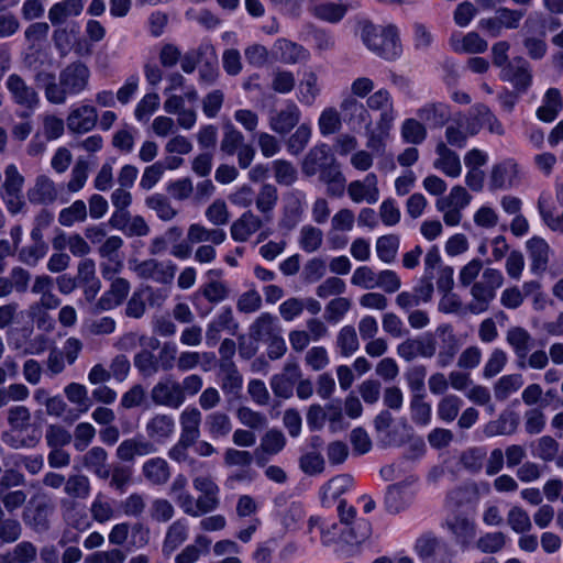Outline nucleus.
<instances>
[{
  "instance_id": "1",
  "label": "nucleus",
  "mask_w": 563,
  "mask_h": 563,
  "mask_svg": "<svg viewBox=\"0 0 563 563\" xmlns=\"http://www.w3.org/2000/svg\"><path fill=\"white\" fill-rule=\"evenodd\" d=\"M90 69L84 63H71L59 74V84L45 86V98L49 103L64 104L68 96H78L89 87Z\"/></svg>"
},
{
  "instance_id": "2",
  "label": "nucleus",
  "mask_w": 563,
  "mask_h": 563,
  "mask_svg": "<svg viewBox=\"0 0 563 563\" xmlns=\"http://www.w3.org/2000/svg\"><path fill=\"white\" fill-rule=\"evenodd\" d=\"M9 430L2 432V442L14 449H33L40 442V435L35 431H30L31 412L25 406H12L7 411Z\"/></svg>"
},
{
  "instance_id": "3",
  "label": "nucleus",
  "mask_w": 563,
  "mask_h": 563,
  "mask_svg": "<svg viewBox=\"0 0 563 563\" xmlns=\"http://www.w3.org/2000/svg\"><path fill=\"white\" fill-rule=\"evenodd\" d=\"M361 38L369 51L387 60L398 58L402 52L399 31L393 24L378 27L372 23H364Z\"/></svg>"
},
{
  "instance_id": "4",
  "label": "nucleus",
  "mask_w": 563,
  "mask_h": 563,
  "mask_svg": "<svg viewBox=\"0 0 563 563\" xmlns=\"http://www.w3.org/2000/svg\"><path fill=\"white\" fill-rule=\"evenodd\" d=\"M198 100L197 89L190 85L187 86L181 95L170 93L166 96L163 103L164 111L168 114L177 117V125L189 131L195 128L197 123V111L194 108H186L185 104H194Z\"/></svg>"
},
{
  "instance_id": "5",
  "label": "nucleus",
  "mask_w": 563,
  "mask_h": 563,
  "mask_svg": "<svg viewBox=\"0 0 563 563\" xmlns=\"http://www.w3.org/2000/svg\"><path fill=\"white\" fill-rule=\"evenodd\" d=\"M129 268L137 277L143 279H153L159 284H169L175 276L176 265L172 261L158 262L150 258L139 261L136 258L129 260Z\"/></svg>"
},
{
  "instance_id": "6",
  "label": "nucleus",
  "mask_w": 563,
  "mask_h": 563,
  "mask_svg": "<svg viewBox=\"0 0 563 563\" xmlns=\"http://www.w3.org/2000/svg\"><path fill=\"white\" fill-rule=\"evenodd\" d=\"M5 88L12 102L20 108L34 112L41 103L36 89L29 85L20 75L11 74L5 80Z\"/></svg>"
},
{
  "instance_id": "7",
  "label": "nucleus",
  "mask_w": 563,
  "mask_h": 563,
  "mask_svg": "<svg viewBox=\"0 0 563 563\" xmlns=\"http://www.w3.org/2000/svg\"><path fill=\"white\" fill-rule=\"evenodd\" d=\"M415 549L422 563H453L454 560L453 549L435 537L419 538Z\"/></svg>"
},
{
  "instance_id": "8",
  "label": "nucleus",
  "mask_w": 563,
  "mask_h": 563,
  "mask_svg": "<svg viewBox=\"0 0 563 563\" xmlns=\"http://www.w3.org/2000/svg\"><path fill=\"white\" fill-rule=\"evenodd\" d=\"M397 355L406 362L416 358H431L437 353V340L430 333L407 338L396 346Z\"/></svg>"
},
{
  "instance_id": "9",
  "label": "nucleus",
  "mask_w": 563,
  "mask_h": 563,
  "mask_svg": "<svg viewBox=\"0 0 563 563\" xmlns=\"http://www.w3.org/2000/svg\"><path fill=\"white\" fill-rule=\"evenodd\" d=\"M151 399L156 406L178 409L184 405L180 382L173 376L161 378L151 389Z\"/></svg>"
},
{
  "instance_id": "10",
  "label": "nucleus",
  "mask_w": 563,
  "mask_h": 563,
  "mask_svg": "<svg viewBox=\"0 0 563 563\" xmlns=\"http://www.w3.org/2000/svg\"><path fill=\"white\" fill-rule=\"evenodd\" d=\"M98 122L97 109L88 103L77 102L70 106L66 126L70 133L85 134L95 129Z\"/></svg>"
},
{
  "instance_id": "11",
  "label": "nucleus",
  "mask_w": 563,
  "mask_h": 563,
  "mask_svg": "<svg viewBox=\"0 0 563 563\" xmlns=\"http://www.w3.org/2000/svg\"><path fill=\"white\" fill-rule=\"evenodd\" d=\"M347 196L354 203L375 205L380 197L378 177L368 173L362 179L352 180L346 187Z\"/></svg>"
},
{
  "instance_id": "12",
  "label": "nucleus",
  "mask_w": 563,
  "mask_h": 563,
  "mask_svg": "<svg viewBox=\"0 0 563 563\" xmlns=\"http://www.w3.org/2000/svg\"><path fill=\"white\" fill-rule=\"evenodd\" d=\"M301 110L292 100H286L279 110L273 112L268 118L269 129L279 134H288L301 120Z\"/></svg>"
},
{
  "instance_id": "13",
  "label": "nucleus",
  "mask_w": 563,
  "mask_h": 563,
  "mask_svg": "<svg viewBox=\"0 0 563 563\" xmlns=\"http://www.w3.org/2000/svg\"><path fill=\"white\" fill-rule=\"evenodd\" d=\"M415 483L416 478L413 476H409L404 482L388 486L385 496V504L389 511L399 512L410 504L415 495Z\"/></svg>"
},
{
  "instance_id": "14",
  "label": "nucleus",
  "mask_w": 563,
  "mask_h": 563,
  "mask_svg": "<svg viewBox=\"0 0 563 563\" xmlns=\"http://www.w3.org/2000/svg\"><path fill=\"white\" fill-rule=\"evenodd\" d=\"M518 183V165L511 159L507 158L492 166L488 179L490 189H508Z\"/></svg>"
},
{
  "instance_id": "15",
  "label": "nucleus",
  "mask_w": 563,
  "mask_h": 563,
  "mask_svg": "<svg viewBox=\"0 0 563 563\" xmlns=\"http://www.w3.org/2000/svg\"><path fill=\"white\" fill-rule=\"evenodd\" d=\"M395 121L391 115L378 118L376 125L372 124L364 126L366 130V147L374 153H383L386 148L387 141L390 139V133L394 128Z\"/></svg>"
},
{
  "instance_id": "16",
  "label": "nucleus",
  "mask_w": 563,
  "mask_h": 563,
  "mask_svg": "<svg viewBox=\"0 0 563 563\" xmlns=\"http://www.w3.org/2000/svg\"><path fill=\"white\" fill-rule=\"evenodd\" d=\"M340 109L346 123L354 130L372 124L371 114L366 106L358 99L346 96L340 103Z\"/></svg>"
},
{
  "instance_id": "17",
  "label": "nucleus",
  "mask_w": 563,
  "mask_h": 563,
  "mask_svg": "<svg viewBox=\"0 0 563 563\" xmlns=\"http://www.w3.org/2000/svg\"><path fill=\"white\" fill-rule=\"evenodd\" d=\"M448 530L461 548L468 547L476 537V525L463 515H454L445 521Z\"/></svg>"
},
{
  "instance_id": "18",
  "label": "nucleus",
  "mask_w": 563,
  "mask_h": 563,
  "mask_svg": "<svg viewBox=\"0 0 563 563\" xmlns=\"http://www.w3.org/2000/svg\"><path fill=\"white\" fill-rule=\"evenodd\" d=\"M321 92L322 84L318 74L312 69L306 70L297 86L296 98L298 102L311 107L321 96Z\"/></svg>"
},
{
  "instance_id": "19",
  "label": "nucleus",
  "mask_w": 563,
  "mask_h": 563,
  "mask_svg": "<svg viewBox=\"0 0 563 563\" xmlns=\"http://www.w3.org/2000/svg\"><path fill=\"white\" fill-rule=\"evenodd\" d=\"M264 224V219L247 210L243 212L230 228L231 238L235 242H246Z\"/></svg>"
},
{
  "instance_id": "20",
  "label": "nucleus",
  "mask_w": 563,
  "mask_h": 563,
  "mask_svg": "<svg viewBox=\"0 0 563 563\" xmlns=\"http://www.w3.org/2000/svg\"><path fill=\"white\" fill-rule=\"evenodd\" d=\"M417 117L429 128L440 129L451 118V108L445 102H427L416 111Z\"/></svg>"
},
{
  "instance_id": "21",
  "label": "nucleus",
  "mask_w": 563,
  "mask_h": 563,
  "mask_svg": "<svg viewBox=\"0 0 563 563\" xmlns=\"http://www.w3.org/2000/svg\"><path fill=\"white\" fill-rule=\"evenodd\" d=\"M465 124L474 123L477 125V133L482 128H487L489 132L501 135L504 133V128L501 123L497 120V118L492 113V111L482 103H477L473 106L467 115H462Z\"/></svg>"
},
{
  "instance_id": "22",
  "label": "nucleus",
  "mask_w": 563,
  "mask_h": 563,
  "mask_svg": "<svg viewBox=\"0 0 563 563\" xmlns=\"http://www.w3.org/2000/svg\"><path fill=\"white\" fill-rule=\"evenodd\" d=\"M57 196L58 190L55 183L45 175L37 176L34 185L27 190V199L33 205H52Z\"/></svg>"
},
{
  "instance_id": "23",
  "label": "nucleus",
  "mask_w": 563,
  "mask_h": 563,
  "mask_svg": "<svg viewBox=\"0 0 563 563\" xmlns=\"http://www.w3.org/2000/svg\"><path fill=\"white\" fill-rule=\"evenodd\" d=\"M501 79L511 82L518 89H526L531 84V70L529 63L521 58H514L500 73Z\"/></svg>"
},
{
  "instance_id": "24",
  "label": "nucleus",
  "mask_w": 563,
  "mask_h": 563,
  "mask_svg": "<svg viewBox=\"0 0 563 563\" xmlns=\"http://www.w3.org/2000/svg\"><path fill=\"white\" fill-rule=\"evenodd\" d=\"M526 246L531 261V272L534 274L545 272L551 254L549 243L541 236H532L526 242Z\"/></svg>"
},
{
  "instance_id": "25",
  "label": "nucleus",
  "mask_w": 563,
  "mask_h": 563,
  "mask_svg": "<svg viewBox=\"0 0 563 563\" xmlns=\"http://www.w3.org/2000/svg\"><path fill=\"white\" fill-rule=\"evenodd\" d=\"M437 158L433 167L448 177L457 178L462 173L459 155L450 150L445 143L440 142L435 147Z\"/></svg>"
},
{
  "instance_id": "26",
  "label": "nucleus",
  "mask_w": 563,
  "mask_h": 563,
  "mask_svg": "<svg viewBox=\"0 0 563 563\" xmlns=\"http://www.w3.org/2000/svg\"><path fill=\"white\" fill-rule=\"evenodd\" d=\"M156 452L153 443L142 437H134L122 441L117 448V457L123 462H131L136 456H145Z\"/></svg>"
},
{
  "instance_id": "27",
  "label": "nucleus",
  "mask_w": 563,
  "mask_h": 563,
  "mask_svg": "<svg viewBox=\"0 0 563 563\" xmlns=\"http://www.w3.org/2000/svg\"><path fill=\"white\" fill-rule=\"evenodd\" d=\"M194 488L201 494L200 505L205 510L213 511L220 505V488L210 476H197L192 481Z\"/></svg>"
},
{
  "instance_id": "28",
  "label": "nucleus",
  "mask_w": 563,
  "mask_h": 563,
  "mask_svg": "<svg viewBox=\"0 0 563 563\" xmlns=\"http://www.w3.org/2000/svg\"><path fill=\"white\" fill-rule=\"evenodd\" d=\"M81 466L95 474L98 478L107 479L110 476L108 453L101 446H93L81 456Z\"/></svg>"
},
{
  "instance_id": "29",
  "label": "nucleus",
  "mask_w": 563,
  "mask_h": 563,
  "mask_svg": "<svg viewBox=\"0 0 563 563\" xmlns=\"http://www.w3.org/2000/svg\"><path fill=\"white\" fill-rule=\"evenodd\" d=\"M274 51L278 59L287 65L307 62L310 58L308 49L286 38H278L274 44Z\"/></svg>"
},
{
  "instance_id": "30",
  "label": "nucleus",
  "mask_w": 563,
  "mask_h": 563,
  "mask_svg": "<svg viewBox=\"0 0 563 563\" xmlns=\"http://www.w3.org/2000/svg\"><path fill=\"white\" fill-rule=\"evenodd\" d=\"M147 437L155 442H165L175 432V420L170 415L157 413L145 426Z\"/></svg>"
},
{
  "instance_id": "31",
  "label": "nucleus",
  "mask_w": 563,
  "mask_h": 563,
  "mask_svg": "<svg viewBox=\"0 0 563 563\" xmlns=\"http://www.w3.org/2000/svg\"><path fill=\"white\" fill-rule=\"evenodd\" d=\"M331 163H334V158L330 154L329 146L320 143L314 145L305 157L302 170L306 175L313 176Z\"/></svg>"
},
{
  "instance_id": "32",
  "label": "nucleus",
  "mask_w": 563,
  "mask_h": 563,
  "mask_svg": "<svg viewBox=\"0 0 563 563\" xmlns=\"http://www.w3.org/2000/svg\"><path fill=\"white\" fill-rule=\"evenodd\" d=\"M347 0H339V2H320L311 7L312 15L328 23H339L349 11Z\"/></svg>"
},
{
  "instance_id": "33",
  "label": "nucleus",
  "mask_w": 563,
  "mask_h": 563,
  "mask_svg": "<svg viewBox=\"0 0 563 563\" xmlns=\"http://www.w3.org/2000/svg\"><path fill=\"white\" fill-rule=\"evenodd\" d=\"M300 369L297 364L290 363L285 366V373L272 377L271 388L275 396L289 399L294 394V382L291 377H299Z\"/></svg>"
},
{
  "instance_id": "34",
  "label": "nucleus",
  "mask_w": 563,
  "mask_h": 563,
  "mask_svg": "<svg viewBox=\"0 0 563 563\" xmlns=\"http://www.w3.org/2000/svg\"><path fill=\"white\" fill-rule=\"evenodd\" d=\"M189 536V525L186 519L174 521L166 531L162 551L164 555L169 556L178 547H180Z\"/></svg>"
},
{
  "instance_id": "35",
  "label": "nucleus",
  "mask_w": 563,
  "mask_h": 563,
  "mask_svg": "<svg viewBox=\"0 0 563 563\" xmlns=\"http://www.w3.org/2000/svg\"><path fill=\"white\" fill-rule=\"evenodd\" d=\"M142 474L152 485H164L170 477V468L163 457H151L142 465Z\"/></svg>"
},
{
  "instance_id": "36",
  "label": "nucleus",
  "mask_w": 563,
  "mask_h": 563,
  "mask_svg": "<svg viewBox=\"0 0 563 563\" xmlns=\"http://www.w3.org/2000/svg\"><path fill=\"white\" fill-rule=\"evenodd\" d=\"M451 46L460 54H481L487 51L488 43L478 33L468 32L465 35H453Z\"/></svg>"
},
{
  "instance_id": "37",
  "label": "nucleus",
  "mask_w": 563,
  "mask_h": 563,
  "mask_svg": "<svg viewBox=\"0 0 563 563\" xmlns=\"http://www.w3.org/2000/svg\"><path fill=\"white\" fill-rule=\"evenodd\" d=\"M477 134V125L474 123L465 124L462 113H457L453 123L445 130V139L449 144L456 147H463L470 136Z\"/></svg>"
},
{
  "instance_id": "38",
  "label": "nucleus",
  "mask_w": 563,
  "mask_h": 563,
  "mask_svg": "<svg viewBox=\"0 0 563 563\" xmlns=\"http://www.w3.org/2000/svg\"><path fill=\"white\" fill-rule=\"evenodd\" d=\"M257 211L262 214L265 221H271L274 210L278 202V190L272 184H264L261 186L256 197H254Z\"/></svg>"
},
{
  "instance_id": "39",
  "label": "nucleus",
  "mask_w": 563,
  "mask_h": 563,
  "mask_svg": "<svg viewBox=\"0 0 563 563\" xmlns=\"http://www.w3.org/2000/svg\"><path fill=\"white\" fill-rule=\"evenodd\" d=\"M563 108V100L559 89L550 88L545 91L542 104L537 110V117L543 122H552Z\"/></svg>"
},
{
  "instance_id": "40",
  "label": "nucleus",
  "mask_w": 563,
  "mask_h": 563,
  "mask_svg": "<svg viewBox=\"0 0 563 563\" xmlns=\"http://www.w3.org/2000/svg\"><path fill=\"white\" fill-rule=\"evenodd\" d=\"M84 9V0H62L52 5L48 19L53 25H60L69 18L78 16Z\"/></svg>"
},
{
  "instance_id": "41",
  "label": "nucleus",
  "mask_w": 563,
  "mask_h": 563,
  "mask_svg": "<svg viewBox=\"0 0 563 563\" xmlns=\"http://www.w3.org/2000/svg\"><path fill=\"white\" fill-rule=\"evenodd\" d=\"M365 106L367 110L380 111L379 118L391 115L393 121H396L398 117V112L394 107L393 96L386 88L373 91L366 99Z\"/></svg>"
},
{
  "instance_id": "42",
  "label": "nucleus",
  "mask_w": 563,
  "mask_h": 563,
  "mask_svg": "<svg viewBox=\"0 0 563 563\" xmlns=\"http://www.w3.org/2000/svg\"><path fill=\"white\" fill-rule=\"evenodd\" d=\"M187 239L192 244L210 242L220 245L227 240V233L223 229H209L200 223H192L188 228Z\"/></svg>"
},
{
  "instance_id": "43",
  "label": "nucleus",
  "mask_w": 563,
  "mask_h": 563,
  "mask_svg": "<svg viewBox=\"0 0 563 563\" xmlns=\"http://www.w3.org/2000/svg\"><path fill=\"white\" fill-rule=\"evenodd\" d=\"M221 275V269H209L206 274L208 282L201 287V292L209 302H221L228 296V287L220 280Z\"/></svg>"
},
{
  "instance_id": "44",
  "label": "nucleus",
  "mask_w": 563,
  "mask_h": 563,
  "mask_svg": "<svg viewBox=\"0 0 563 563\" xmlns=\"http://www.w3.org/2000/svg\"><path fill=\"white\" fill-rule=\"evenodd\" d=\"M537 207L543 224L552 232L563 235V212L554 214L551 196L542 192L538 199Z\"/></svg>"
},
{
  "instance_id": "45",
  "label": "nucleus",
  "mask_w": 563,
  "mask_h": 563,
  "mask_svg": "<svg viewBox=\"0 0 563 563\" xmlns=\"http://www.w3.org/2000/svg\"><path fill=\"white\" fill-rule=\"evenodd\" d=\"M251 336L258 341H268L278 333L280 328L276 317L269 313H262L250 328Z\"/></svg>"
},
{
  "instance_id": "46",
  "label": "nucleus",
  "mask_w": 563,
  "mask_h": 563,
  "mask_svg": "<svg viewBox=\"0 0 563 563\" xmlns=\"http://www.w3.org/2000/svg\"><path fill=\"white\" fill-rule=\"evenodd\" d=\"M200 422H201V412L196 407H186L180 416L179 423L181 428L180 437L187 441H194L200 435Z\"/></svg>"
},
{
  "instance_id": "47",
  "label": "nucleus",
  "mask_w": 563,
  "mask_h": 563,
  "mask_svg": "<svg viewBox=\"0 0 563 563\" xmlns=\"http://www.w3.org/2000/svg\"><path fill=\"white\" fill-rule=\"evenodd\" d=\"M470 292L472 299L468 302V310L474 314L485 312L496 296L492 287H486L483 282H475Z\"/></svg>"
},
{
  "instance_id": "48",
  "label": "nucleus",
  "mask_w": 563,
  "mask_h": 563,
  "mask_svg": "<svg viewBox=\"0 0 563 563\" xmlns=\"http://www.w3.org/2000/svg\"><path fill=\"white\" fill-rule=\"evenodd\" d=\"M129 291L130 284L126 279H114L110 289L101 296L99 300L100 308L103 310H110L118 307L126 298Z\"/></svg>"
},
{
  "instance_id": "49",
  "label": "nucleus",
  "mask_w": 563,
  "mask_h": 563,
  "mask_svg": "<svg viewBox=\"0 0 563 563\" xmlns=\"http://www.w3.org/2000/svg\"><path fill=\"white\" fill-rule=\"evenodd\" d=\"M286 444L283 432L278 430H269L261 440L260 448L255 451L258 465H264L265 459L263 454L274 455L279 453Z\"/></svg>"
},
{
  "instance_id": "50",
  "label": "nucleus",
  "mask_w": 563,
  "mask_h": 563,
  "mask_svg": "<svg viewBox=\"0 0 563 563\" xmlns=\"http://www.w3.org/2000/svg\"><path fill=\"white\" fill-rule=\"evenodd\" d=\"M427 125L418 118H408L401 122L400 136L404 143L419 145L427 139Z\"/></svg>"
},
{
  "instance_id": "51",
  "label": "nucleus",
  "mask_w": 563,
  "mask_h": 563,
  "mask_svg": "<svg viewBox=\"0 0 563 563\" xmlns=\"http://www.w3.org/2000/svg\"><path fill=\"white\" fill-rule=\"evenodd\" d=\"M36 556V547L30 541H22L10 551L0 554V563H33Z\"/></svg>"
},
{
  "instance_id": "52",
  "label": "nucleus",
  "mask_w": 563,
  "mask_h": 563,
  "mask_svg": "<svg viewBox=\"0 0 563 563\" xmlns=\"http://www.w3.org/2000/svg\"><path fill=\"white\" fill-rule=\"evenodd\" d=\"M40 128L37 130L46 141H56L64 135L65 124L62 118L53 113H43L38 117Z\"/></svg>"
},
{
  "instance_id": "53",
  "label": "nucleus",
  "mask_w": 563,
  "mask_h": 563,
  "mask_svg": "<svg viewBox=\"0 0 563 563\" xmlns=\"http://www.w3.org/2000/svg\"><path fill=\"white\" fill-rule=\"evenodd\" d=\"M353 484L354 479L349 474H342L333 477L321 488L322 503L325 504L328 499H334L345 494L352 488Z\"/></svg>"
},
{
  "instance_id": "54",
  "label": "nucleus",
  "mask_w": 563,
  "mask_h": 563,
  "mask_svg": "<svg viewBox=\"0 0 563 563\" xmlns=\"http://www.w3.org/2000/svg\"><path fill=\"white\" fill-rule=\"evenodd\" d=\"M3 466H23L30 474L36 475L44 467L42 455L8 454L2 460Z\"/></svg>"
},
{
  "instance_id": "55",
  "label": "nucleus",
  "mask_w": 563,
  "mask_h": 563,
  "mask_svg": "<svg viewBox=\"0 0 563 563\" xmlns=\"http://www.w3.org/2000/svg\"><path fill=\"white\" fill-rule=\"evenodd\" d=\"M523 385L521 374H507L501 376L494 385V395L497 400L504 401L517 393Z\"/></svg>"
},
{
  "instance_id": "56",
  "label": "nucleus",
  "mask_w": 563,
  "mask_h": 563,
  "mask_svg": "<svg viewBox=\"0 0 563 563\" xmlns=\"http://www.w3.org/2000/svg\"><path fill=\"white\" fill-rule=\"evenodd\" d=\"M161 98L157 92L145 93L136 103L134 118L137 122L146 123L151 117L159 109Z\"/></svg>"
},
{
  "instance_id": "57",
  "label": "nucleus",
  "mask_w": 563,
  "mask_h": 563,
  "mask_svg": "<svg viewBox=\"0 0 563 563\" xmlns=\"http://www.w3.org/2000/svg\"><path fill=\"white\" fill-rule=\"evenodd\" d=\"M518 418L512 412L501 413L495 421H490L485 427L487 437H496L503 434H511L516 431Z\"/></svg>"
},
{
  "instance_id": "58",
  "label": "nucleus",
  "mask_w": 563,
  "mask_h": 563,
  "mask_svg": "<svg viewBox=\"0 0 563 563\" xmlns=\"http://www.w3.org/2000/svg\"><path fill=\"white\" fill-rule=\"evenodd\" d=\"M64 492L71 498L87 499L91 493L90 479L82 474L70 475L66 479Z\"/></svg>"
},
{
  "instance_id": "59",
  "label": "nucleus",
  "mask_w": 563,
  "mask_h": 563,
  "mask_svg": "<svg viewBox=\"0 0 563 563\" xmlns=\"http://www.w3.org/2000/svg\"><path fill=\"white\" fill-rule=\"evenodd\" d=\"M323 241V233L319 228L307 224L300 229L298 244L306 253H313L320 249Z\"/></svg>"
},
{
  "instance_id": "60",
  "label": "nucleus",
  "mask_w": 563,
  "mask_h": 563,
  "mask_svg": "<svg viewBox=\"0 0 563 563\" xmlns=\"http://www.w3.org/2000/svg\"><path fill=\"white\" fill-rule=\"evenodd\" d=\"M336 347L344 357L353 355L360 349V342L355 329L344 325L336 335Z\"/></svg>"
},
{
  "instance_id": "61",
  "label": "nucleus",
  "mask_w": 563,
  "mask_h": 563,
  "mask_svg": "<svg viewBox=\"0 0 563 563\" xmlns=\"http://www.w3.org/2000/svg\"><path fill=\"white\" fill-rule=\"evenodd\" d=\"M342 126L340 112L334 107L324 108L318 118L319 132L323 136L336 133Z\"/></svg>"
},
{
  "instance_id": "62",
  "label": "nucleus",
  "mask_w": 563,
  "mask_h": 563,
  "mask_svg": "<svg viewBox=\"0 0 563 563\" xmlns=\"http://www.w3.org/2000/svg\"><path fill=\"white\" fill-rule=\"evenodd\" d=\"M399 238L395 234L382 235L376 241V253L378 258L386 263H393L399 249Z\"/></svg>"
},
{
  "instance_id": "63",
  "label": "nucleus",
  "mask_w": 563,
  "mask_h": 563,
  "mask_svg": "<svg viewBox=\"0 0 563 563\" xmlns=\"http://www.w3.org/2000/svg\"><path fill=\"white\" fill-rule=\"evenodd\" d=\"M312 128L310 123H301L297 125L296 131L287 141V150L291 155L300 154L311 140Z\"/></svg>"
},
{
  "instance_id": "64",
  "label": "nucleus",
  "mask_w": 563,
  "mask_h": 563,
  "mask_svg": "<svg viewBox=\"0 0 563 563\" xmlns=\"http://www.w3.org/2000/svg\"><path fill=\"white\" fill-rule=\"evenodd\" d=\"M145 205L154 210L157 217L163 221H169L177 214V210L169 200L162 194H153L145 199Z\"/></svg>"
}]
</instances>
